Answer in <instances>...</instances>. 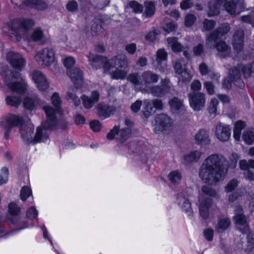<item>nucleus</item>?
<instances>
[{"label": "nucleus", "instance_id": "nucleus-1", "mask_svg": "<svg viewBox=\"0 0 254 254\" xmlns=\"http://www.w3.org/2000/svg\"><path fill=\"white\" fill-rule=\"evenodd\" d=\"M43 109L47 116V120L39 127L34 137L32 134L34 131V126L31 123L23 124L21 118L14 115H9L3 118L0 122V126L5 130L4 138L8 139L9 133L12 127L20 126V131L21 137L27 142L34 143L44 141L49 137L48 130L53 129L56 125V120L55 117V111L50 106H44Z\"/></svg>", "mask_w": 254, "mask_h": 254}, {"label": "nucleus", "instance_id": "nucleus-2", "mask_svg": "<svg viewBox=\"0 0 254 254\" xmlns=\"http://www.w3.org/2000/svg\"><path fill=\"white\" fill-rule=\"evenodd\" d=\"M228 161L222 155L213 154L207 157L199 169V177L205 183L215 185L223 180L227 174Z\"/></svg>", "mask_w": 254, "mask_h": 254}, {"label": "nucleus", "instance_id": "nucleus-3", "mask_svg": "<svg viewBox=\"0 0 254 254\" xmlns=\"http://www.w3.org/2000/svg\"><path fill=\"white\" fill-rule=\"evenodd\" d=\"M5 85L12 92L23 94L26 89V83L25 80L20 77L18 72H13L7 68L4 69L1 72Z\"/></svg>", "mask_w": 254, "mask_h": 254}, {"label": "nucleus", "instance_id": "nucleus-4", "mask_svg": "<svg viewBox=\"0 0 254 254\" xmlns=\"http://www.w3.org/2000/svg\"><path fill=\"white\" fill-rule=\"evenodd\" d=\"M159 78V75L151 70H146L143 72L140 75L137 73H131L127 79L136 87L139 86L140 88H145L148 91L152 86L151 85L158 81Z\"/></svg>", "mask_w": 254, "mask_h": 254}, {"label": "nucleus", "instance_id": "nucleus-5", "mask_svg": "<svg viewBox=\"0 0 254 254\" xmlns=\"http://www.w3.org/2000/svg\"><path fill=\"white\" fill-rule=\"evenodd\" d=\"M241 70L245 78H247L251 76V73L254 72V62L247 65L238 64L236 66L230 69L229 73L231 80L236 86L243 88L245 83L241 78L240 70Z\"/></svg>", "mask_w": 254, "mask_h": 254}, {"label": "nucleus", "instance_id": "nucleus-6", "mask_svg": "<svg viewBox=\"0 0 254 254\" xmlns=\"http://www.w3.org/2000/svg\"><path fill=\"white\" fill-rule=\"evenodd\" d=\"M240 0H229L224 3V7L230 14L235 13L237 4ZM224 0H211L209 3V9L207 12L208 17L217 15L220 13V7L222 5Z\"/></svg>", "mask_w": 254, "mask_h": 254}, {"label": "nucleus", "instance_id": "nucleus-7", "mask_svg": "<svg viewBox=\"0 0 254 254\" xmlns=\"http://www.w3.org/2000/svg\"><path fill=\"white\" fill-rule=\"evenodd\" d=\"M34 24L31 19L14 20L10 27L9 31L13 35L17 41H19L24 31L31 28Z\"/></svg>", "mask_w": 254, "mask_h": 254}, {"label": "nucleus", "instance_id": "nucleus-8", "mask_svg": "<svg viewBox=\"0 0 254 254\" xmlns=\"http://www.w3.org/2000/svg\"><path fill=\"white\" fill-rule=\"evenodd\" d=\"M35 59L42 67H49L55 61V52L51 48H45L36 53Z\"/></svg>", "mask_w": 254, "mask_h": 254}, {"label": "nucleus", "instance_id": "nucleus-9", "mask_svg": "<svg viewBox=\"0 0 254 254\" xmlns=\"http://www.w3.org/2000/svg\"><path fill=\"white\" fill-rule=\"evenodd\" d=\"M212 41H208V37H206L205 45L207 49H216L218 52V55L222 58L230 56L231 49L224 41H218L219 38H212Z\"/></svg>", "mask_w": 254, "mask_h": 254}, {"label": "nucleus", "instance_id": "nucleus-10", "mask_svg": "<svg viewBox=\"0 0 254 254\" xmlns=\"http://www.w3.org/2000/svg\"><path fill=\"white\" fill-rule=\"evenodd\" d=\"M234 221L238 225L237 229L243 234H247L249 231V226L247 217L243 214V210L241 206H236L234 210Z\"/></svg>", "mask_w": 254, "mask_h": 254}, {"label": "nucleus", "instance_id": "nucleus-11", "mask_svg": "<svg viewBox=\"0 0 254 254\" xmlns=\"http://www.w3.org/2000/svg\"><path fill=\"white\" fill-rule=\"evenodd\" d=\"M87 57L89 64L93 69H98L103 66L106 72H110V63L106 58L89 53Z\"/></svg>", "mask_w": 254, "mask_h": 254}, {"label": "nucleus", "instance_id": "nucleus-12", "mask_svg": "<svg viewBox=\"0 0 254 254\" xmlns=\"http://www.w3.org/2000/svg\"><path fill=\"white\" fill-rule=\"evenodd\" d=\"M190 106L195 111L202 109L205 104V95L202 92H191L188 95Z\"/></svg>", "mask_w": 254, "mask_h": 254}, {"label": "nucleus", "instance_id": "nucleus-13", "mask_svg": "<svg viewBox=\"0 0 254 254\" xmlns=\"http://www.w3.org/2000/svg\"><path fill=\"white\" fill-rule=\"evenodd\" d=\"M131 134V129L129 127L123 128L120 130V127L115 126L107 135V138L109 140H112L115 138L124 141L127 140Z\"/></svg>", "mask_w": 254, "mask_h": 254}, {"label": "nucleus", "instance_id": "nucleus-14", "mask_svg": "<svg viewBox=\"0 0 254 254\" xmlns=\"http://www.w3.org/2000/svg\"><path fill=\"white\" fill-rule=\"evenodd\" d=\"M6 59L14 68L21 70L25 65V61L21 55L10 51L6 55Z\"/></svg>", "mask_w": 254, "mask_h": 254}, {"label": "nucleus", "instance_id": "nucleus-15", "mask_svg": "<svg viewBox=\"0 0 254 254\" xmlns=\"http://www.w3.org/2000/svg\"><path fill=\"white\" fill-rule=\"evenodd\" d=\"M33 80L40 91H45L49 87L45 76L39 70H35L31 74Z\"/></svg>", "mask_w": 254, "mask_h": 254}, {"label": "nucleus", "instance_id": "nucleus-16", "mask_svg": "<svg viewBox=\"0 0 254 254\" xmlns=\"http://www.w3.org/2000/svg\"><path fill=\"white\" fill-rule=\"evenodd\" d=\"M171 112L175 116H181L186 113L183 101L177 97H174L169 102Z\"/></svg>", "mask_w": 254, "mask_h": 254}, {"label": "nucleus", "instance_id": "nucleus-17", "mask_svg": "<svg viewBox=\"0 0 254 254\" xmlns=\"http://www.w3.org/2000/svg\"><path fill=\"white\" fill-rule=\"evenodd\" d=\"M245 33L241 28H238L233 35L232 44L234 49L237 53L240 52L244 48Z\"/></svg>", "mask_w": 254, "mask_h": 254}, {"label": "nucleus", "instance_id": "nucleus-18", "mask_svg": "<svg viewBox=\"0 0 254 254\" xmlns=\"http://www.w3.org/2000/svg\"><path fill=\"white\" fill-rule=\"evenodd\" d=\"M168 79H162L161 85L152 86L148 90H150V92L154 96L162 97L170 91V87L168 84Z\"/></svg>", "mask_w": 254, "mask_h": 254}, {"label": "nucleus", "instance_id": "nucleus-19", "mask_svg": "<svg viewBox=\"0 0 254 254\" xmlns=\"http://www.w3.org/2000/svg\"><path fill=\"white\" fill-rule=\"evenodd\" d=\"M231 130L229 126L219 123L215 127V134L217 138L221 141H226L231 136Z\"/></svg>", "mask_w": 254, "mask_h": 254}, {"label": "nucleus", "instance_id": "nucleus-20", "mask_svg": "<svg viewBox=\"0 0 254 254\" xmlns=\"http://www.w3.org/2000/svg\"><path fill=\"white\" fill-rule=\"evenodd\" d=\"M156 123L157 127L155 130L162 131L169 129L172 126L173 121L168 115L161 114L156 117Z\"/></svg>", "mask_w": 254, "mask_h": 254}, {"label": "nucleus", "instance_id": "nucleus-21", "mask_svg": "<svg viewBox=\"0 0 254 254\" xmlns=\"http://www.w3.org/2000/svg\"><path fill=\"white\" fill-rule=\"evenodd\" d=\"M185 62L183 59L177 60L174 65L176 73L180 80L183 81H189L191 78L190 73L183 67Z\"/></svg>", "mask_w": 254, "mask_h": 254}, {"label": "nucleus", "instance_id": "nucleus-22", "mask_svg": "<svg viewBox=\"0 0 254 254\" xmlns=\"http://www.w3.org/2000/svg\"><path fill=\"white\" fill-rule=\"evenodd\" d=\"M67 74L71 78L76 88H78L81 87L83 82L82 71L75 67L67 69Z\"/></svg>", "mask_w": 254, "mask_h": 254}, {"label": "nucleus", "instance_id": "nucleus-23", "mask_svg": "<svg viewBox=\"0 0 254 254\" xmlns=\"http://www.w3.org/2000/svg\"><path fill=\"white\" fill-rule=\"evenodd\" d=\"M194 138L195 143L198 145H208L211 142L209 131L205 129L198 130Z\"/></svg>", "mask_w": 254, "mask_h": 254}, {"label": "nucleus", "instance_id": "nucleus-24", "mask_svg": "<svg viewBox=\"0 0 254 254\" xmlns=\"http://www.w3.org/2000/svg\"><path fill=\"white\" fill-rule=\"evenodd\" d=\"M99 97L100 94L99 92L97 91H93L90 97L83 95L81 96V98L84 107L86 109H89L99 101Z\"/></svg>", "mask_w": 254, "mask_h": 254}, {"label": "nucleus", "instance_id": "nucleus-25", "mask_svg": "<svg viewBox=\"0 0 254 254\" xmlns=\"http://www.w3.org/2000/svg\"><path fill=\"white\" fill-rule=\"evenodd\" d=\"M230 30V27L229 24L225 23L207 35L208 41L209 42H211L212 38H220L227 34Z\"/></svg>", "mask_w": 254, "mask_h": 254}, {"label": "nucleus", "instance_id": "nucleus-26", "mask_svg": "<svg viewBox=\"0 0 254 254\" xmlns=\"http://www.w3.org/2000/svg\"><path fill=\"white\" fill-rule=\"evenodd\" d=\"M110 70L114 67H126L127 65V58L125 55H120L112 58L110 61Z\"/></svg>", "mask_w": 254, "mask_h": 254}, {"label": "nucleus", "instance_id": "nucleus-27", "mask_svg": "<svg viewBox=\"0 0 254 254\" xmlns=\"http://www.w3.org/2000/svg\"><path fill=\"white\" fill-rule=\"evenodd\" d=\"M97 115L103 119L108 118L114 111L113 109L105 103H99L96 106Z\"/></svg>", "mask_w": 254, "mask_h": 254}, {"label": "nucleus", "instance_id": "nucleus-28", "mask_svg": "<svg viewBox=\"0 0 254 254\" xmlns=\"http://www.w3.org/2000/svg\"><path fill=\"white\" fill-rule=\"evenodd\" d=\"M212 203L213 200L208 198L203 199L200 202L199 207V213L203 219H206L208 218V209Z\"/></svg>", "mask_w": 254, "mask_h": 254}, {"label": "nucleus", "instance_id": "nucleus-29", "mask_svg": "<svg viewBox=\"0 0 254 254\" xmlns=\"http://www.w3.org/2000/svg\"><path fill=\"white\" fill-rule=\"evenodd\" d=\"M177 200L178 204L181 206L183 210L189 214L191 213L190 203L184 192H181L178 194Z\"/></svg>", "mask_w": 254, "mask_h": 254}, {"label": "nucleus", "instance_id": "nucleus-30", "mask_svg": "<svg viewBox=\"0 0 254 254\" xmlns=\"http://www.w3.org/2000/svg\"><path fill=\"white\" fill-rule=\"evenodd\" d=\"M167 46L175 53L181 52L183 48V45L179 42L176 37H168L167 39Z\"/></svg>", "mask_w": 254, "mask_h": 254}, {"label": "nucleus", "instance_id": "nucleus-31", "mask_svg": "<svg viewBox=\"0 0 254 254\" xmlns=\"http://www.w3.org/2000/svg\"><path fill=\"white\" fill-rule=\"evenodd\" d=\"M8 212L11 216L8 217V220L12 223H16L17 219L16 217L13 218L12 217H17L19 215L20 213V208L14 202H11L8 205Z\"/></svg>", "mask_w": 254, "mask_h": 254}, {"label": "nucleus", "instance_id": "nucleus-32", "mask_svg": "<svg viewBox=\"0 0 254 254\" xmlns=\"http://www.w3.org/2000/svg\"><path fill=\"white\" fill-rule=\"evenodd\" d=\"M25 4L38 10H44L47 8L48 4L42 0H26Z\"/></svg>", "mask_w": 254, "mask_h": 254}, {"label": "nucleus", "instance_id": "nucleus-33", "mask_svg": "<svg viewBox=\"0 0 254 254\" xmlns=\"http://www.w3.org/2000/svg\"><path fill=\"white\" fill-rule=\"evenodd\" d=\"M231 224L230 220L228 218H224L218 220L215 227V230L218 233H223L226 230Z\"/></svg>", "mask_w": 254, "mask_h": 254}, {"label": "nucleus", "instance_id": "nucleus-34", "mask_svg": "<svg viewBox=\"0 0 254 254\" xmlns=\"http://www.w3.org/2000/svg\"><path fill=\"white\" fill-rule=\"evenodd\" d=\"M246 127L245 122L238 121L235 124L234 128V137L236 140H239L241 135V131Z\"/></svg>", "mask_w": 254, "mask_h": 254}, {"label": "nucleus", "instance_id": "nucleus-35", "mask_svg": "<svg viewBox=\"0 0 254 254\" xmlns=\"http://www.w3.org/2000/svg\"><path fill=\"white\" fill-rule=\"evenodd\" d=\"M7 105L17 107L21 102V99L18 95H8L5 98Z\"/></svg>", "mask_w": 254, "mask_h": 254}, {"label": "nucleus", "instance_id": "nucleus-36", "mask_svg": "<svg viewBox=\"0 0 254 254\" xmlns=\"http://www.w3.org/2000/svg\"><path fill=\"white\" fill-rule=\"evenodd\" d=\"M39 102V99L36 97H26L23 101L24 106L25 108L31 110L33 109L36 104Z\"/></svg>", "mask_w": 254, "mask_h": 254}, {"label": "nucleus", "instance_id": "nucleus-37", "mask_svg": "<svg viewBox=\"0 0 254 254\" xmlns=\"http://www.w3.org/2000/svg\"><path fill=\"white\" fill-rule=\"evenodd\" d=\"M201 156V152L198 150L190 152L184 157V159L188 162L197 161Z\"/></svg>", "mask_w": 254, "mask_h": 254}, {"label": "nucleus", "instance_id": "nucleus-38", "mask_svg": "<svg viewBox=\"0 0 254 254\" xmlns=\"http://www.w3.org/2000/svg\"><path fill=\"white\" fill-rule=\"evenodd\" d=\"M144 108L143 109V115L146 118H149L153 112V107L151 100H146L144 101Z\"/></svg>", "mask_w": 254, "mask_h": 254}, {"label": "nucleus", "instance_id": "nucleus-39", "mask_svg": "<svg viewBox=\"0 0 254 254\" xmlns=\"http://www.w3.org/2000/svg\"><path fill=\"white\" fill-rule=\"evenodd\" d=\"M216 24L215 20L205 18L202 22L201 30L202 32L209 31L215 27Z\"/></svg>", "mask_w": 254, "mask_h": 254}, {"label": "nucleus", "instance_id": "nucleus-40", "mask_svg": "<svg viewBox=\"0 0 254 254\" xmlns=\"http://www.w3.org/2000/svg\"><path fill=\"white\" fill-rule=\"evenodd\" d=\"M145 9L143 16L146 18L150 17L154 15L155 8L154 3L151 2H148L145 4Z\"/></svg>", "mask_w": 254, "mask_h": 254}, {"label": "nucleus", "instance_id": "nucleus-41", "mask_svg": "<svg viewBox=\"0 0 254 254\" xmlns=\"http://www.w3.org/2000/svg\"><path fill=\"white\" fill-rule=\"evenodd\" d=\"M168 178L171 183L174 185L179 184L182 179L181 173L177 170L170 172Z\"/></svg>", "mask_w": 254, "mask_h": 254}, {"label": "nucleus", "instance_id": "nucleus-42", "mask_svg": "<svg viewBox=\"0 0 254 254\" xmlns=\"http://www.w3.org/2000/svg\"><path fill=\"white\" fill-rule=\"evenodd\" d=\"M240 20L243 22L250 24L254 27V7L252 9L249 14L242 16Z\"/></svg>", "mask_w": 254, "mask_h": 254}, {"label": "nucleus", "instance_id": "nucleus-43", "mask_svg": "<svg viewBox=\"0 0 254 254\" xmlns=\"http://www.w3.org/2000/svg\"><path fill=\"white\" fill-rule=\"evenodd\" d=\"M75 91L73 88H69L67 92L66 95L68 99L72 100L74 104L77 106L80 104V99L76 96L75 93Z\"/></svg>", "mask_w": 254, "mask_h": 254}, {"label": "nucleus", "instance_id": "nucleus-44", "mask_svg": "<svg viewBox=\"0 0 254 254\" xmlns=\"http://www.w3.org/2000/svg\"><path fill=\"white\" fill-rule=\"evenodd\" d=\"M51 101L53 105L56 107V110L52 107L55 111V117H56V111H59L62 101L58 93H54L51 97ZM57 120L56 117H55ZM57 120H56V123Z\"/></svg>", "mask_w": 254, "mask_h": 254}, {"label": "nucleus", "instance_id": "nucleus-45", "mask_svg": "<svg viewBox=\"0 0 254 254\" xmlns=\"http://www.w3.org/2000/svg\"><path fill=\"white\" fill-rule=\"evenodd\" d=\"M116 69L112 72V77L116 79H123L127 76V72L120 67H116Z\"/></svg>", "mask_w": 254, "mask_h": 254}, {"label": "nucleus", "instance_id": "nucleus-46", "mask_svg": "<svg viewBox=\"0 0 254 254\" xmlns=\"http://www.w3.org/2000/svg\"><path fill=\"white\" fill-rule=\"evenodd\" d=\"M243 138L247 144H252L254 141V132L251 130H246L244 131Z\"/></svg>", "mask_w": 254, "mask_h": 254}, {"label": "nucleus", "instance_id": "nucleus-47", "mask_svg": "<svg viewBox=\"0 0 254 254\" xmlns=\"http://www.w3.org/2000/svg\"><path fill=\"white\" fill-rule=\"evenodd\" d=\"M128 5L135 13H142L143 11V6L136 1H130L129 2Z\"/></svg>", "mask_w": 254, "mask_h": 254}, {"label": "nucleus", "instance_id": "nucleus-48", "mask_svg": "<svg viewBox=\"0 0 254 254\" xmlns=\"http://www.w3.org/2000/svg\"><path fill=\"white\" fill-rule=\"evenodd\" d=\"M158 34V30L153 28L145 35V39L149 42H154L157 40V36Z\"/></svg>", "mask_w": 254, "mask_h": 254}, {"label": "nucleus", "instance_id": "nucleus-49", "mask_svg": "<svg viewBox=\"0 0 254 254\" xmlns=\"http://www.w3.org/2000/svg\"><path fill=\"white\" fill-rule=\"evenodd\" d=\"M43 37V32L39 28L35 29L31 35V39L34 42L41 41Z\"/></svg>", "mask_w": 254, "mask_h": 254}, {"label": "nucleus", "instance_id": "nucleus-50", "mask_svg": "<svg viewBox=\"0 0 254 254\" xmlns=\"http://www.w3.org/2000/svg\"><path fill=\"white\" fill-rule=\"evenodd\" d=\"M218 100L216 99H212L210 102L208 110L209 113L211 115L213 116V117H215L216 116V113L217 111V106L218 105Z\"/></svg>", "mask_w": 254, "mask_h": 254}, {"label": "nucleus", "instance_id": "nucleus-51", "mask_svg": "<svg viewBox=\"0 0 254 254\" xmlns=\"http://www.w3.org/2000/svg\"><path fill=\"white\" fill-rule=\"evenodd\" d=\"M167 53L164 49H159L156 54V61L159 64H160L162 62L167 60Z\"/></svg>", "mask_w": 254, "mask_h": 254}, {"label": "nucleus", "instance_id": "nucleus-52", "mask_svg": "<svg viewBox=\"0 0 254 254\" xmlns=\"http://www.w3.org/2000/svg\"><path fill=\"white\" fill-rule=\"evenodd\" d=\"M238 183L239 182L236 179H232L225 187V191L228 192L232 191L237 187Z\"/></svg>", "mask_w": 254, "mask_h": 254}, {"label": "nucleus", "instance_id": "nucleus-53", "mask_svg": "<svg viewBox=\"0 0 254 254\" xmlns=\"http://www.w3.org/2000/svg\"><path fill=\"white\" fill-rule=\"evenodd\" d=\"M63 64L67 68V70L68 69H71V66L73 65L75 63V61L74 58L71 56L66 57L63 59Z\"/></svg>", "mask_w": 254, "mask_h": 254}, {"label": "nucleus", "instance_id": "nucleus-54", "mask_svg": "<svg viewBox=\"0 0 254 254\" xmlns=\"http://www.w3.org/2000/svg\"><path fill=\"white\" fill-rule=\"evenodd\" d=\"M202 191L206 195L210 197H215L216 195V191L208 186H203L201 188Z\"/></svg>", "mask_w": 254, "mask_h": 254}, {"label": "nucleus", "instance_id": "nucleus-55", "mask_svg": "<svg viewBox=\"0 0 254 254\" xmlns=\"http://www.w3.org/2000/svg\"><path fill=\"white\" fill-rule=\"evenodd\" d=\"M192 52L195 56H201L204 52L203 45L200 43L194 46L192 49Z\"/></svg>", "mask_w": 254, "mask_h": 254}, {"label": "nucleus", "instance_id": "nucleus-56", "mask_svg": "<svg viewBox=\"0 0 254 254\" xmlns=\"http://www.w3.org/2000/svg\"><path fill=\"white\" fill-rule=\"evenodd\" d=\"M31 194V190L28 187H24L22 188L20 192L21 199L24 201Z\"/></svg>", "mask_w": 254, "mask_h": 254}, {"label": "nucleus", "instance_id": "nucleus-57", "mask_svg": "<svg viewBox=\"0 0 254 254\" xmlns=\"http://www.w3.org/2000/svg\"><path fill=\"white\" fill-rule=\"evenodd\" d=\"M8 171L7 168L3 167L1 169V173L0 174V185L5 183L8 179Z\"/></svg>", "mask_w": 254, "mask_h": 254}, {"label": "nucleus", "instance_id": "nucleus-58", "mask_svg": "<svg viewBox=\"0 0 254 254\" xmlns=\"http://www.w3.org/2000/svg\"><path fill=\"white\" fill-rule=\"evenodd\" d=\"M246 234H248L247 242L249 249L252 250L254 247V234L251 232L249 229V231Z\"/></svg>", "mask_w": 254, "mask_h": 254}, {"label": "nucleus", "instance_id": "nucleus-59", "mask_svg": "<svg viewBox=\"0 0 254 254\" xmlns=\"http://www.w3.org/2000/svg\"><path fill=\"white\" fill-rule=\"evenodd\" d=\"M125 50L129 54L133 55L136 51V45L135 43L127 44L125 46Z\"/></svg>", "mask_w": 254, "mask_h": 254}, {"label": "nucleus", "instance_id": "nucleus-60", "mask_svg": "<svg viewBox=\"0 0 254 254\" xmlns=\"http://www.w3.org/2000/svg\"><path fill=\"white\" fill-rule=\"evenodd\" d=\"M196 20L195 16L193 14H189L186 16L185 19V24L187 26L190 27L193 25Z\"/></svg>", "mask_w": 254, "mask_h": 254}, {"label": "nucleus", "instance_id": "nucleus-61", "mask_svg": "<svg viewBox=\"0 0 254 254\" xmlns=\"http://www.w3.org/2000/svg\"><path fill=\"white\" fill-rule=\"evenodd\" d=\"M190 88L192 92H198L201 88V84L198 80H194L190 85Z\"/></svg>", "mask_w": 254, "mask_h": 254}, {"label": "nucleus", "instance_id": "nucleus-62", "mask_svg": "<svg viewBox=\"0 0 254 254\" xmlns=\"http://www.w3.org/2000/svg\"><path fill=\"white\" fill-rule=\"evenodd\" d=\"M90 126L91 129L94 131H99L101 128V124L99 121L97 120L91 122Z\"/></svg>", "mask_w": 254, "mask_h": 254}, {"label": "nucleus", "instance_id": "nucleus-63", "mask_svg": "<svg viewBox=\"0 0 254 254\" xmlns=\"http://www.w3.org/2000/svg\"><path fill=\"white\" fill-rule=\"evenodd\" d=\"M176 28V25L173 22L166 23L164 26V30L167 33H170L174 31Z\"/></svg>", "mask_w": 254, "mask_h": 254}, {"label": "nucleus", "instance_id": "nucleus-64", "mask_svg": "<svg viewBox=\"0 0 254 254\" xmlns=\"http://www.w3.org/2000/svg\"><path fill=\"white\" fill-rule=\"evenodd\" d=\"M66 7L68 11L73 12L77 10L78 4L75 1L71 0L66 4Z\"/></svg>", "mask_w": 254, "mask_h": 254}]
</instances>
